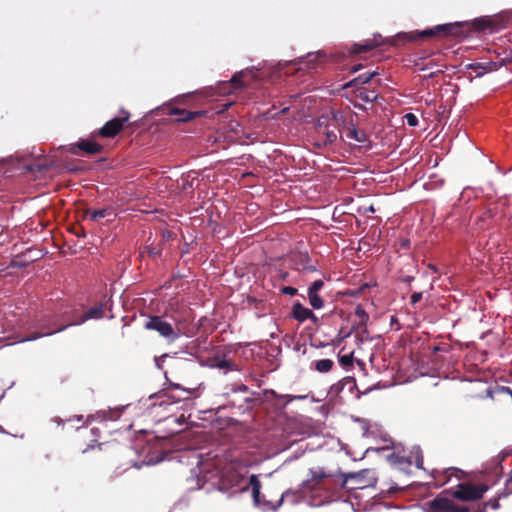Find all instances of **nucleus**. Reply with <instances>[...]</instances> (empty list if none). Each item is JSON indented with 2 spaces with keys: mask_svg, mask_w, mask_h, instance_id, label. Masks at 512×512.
<instances>
[{
  "mask_svg": "<svg viewBox=\"0 0 512 512\" xmlns=\"http://www.w3.org/2000/svg\"><path fill=\"white\" fill-rule=\"evenodd\" d=\"M200 473L202 475L199 477L198 481L202 482V484H199V488H202L205 483H210L211 486L216 487L220 491L235 493L238 491H246L251 486L252 498L256 506L259 507V503H264L269 507H273L265 496L261 495V482L255 474H252L249 479L246 480L241 473L233 468H225L223 470L217 468L210 469L209 465H205Z\"/></svg>",
  "mask_w": 512,
  "mask_h": 512,
  "instance_id": "f257e3e1",
  "label": "nucleus"
},
{
  "mask_svg": "<svg viewBox=\"0 0 512 512\" xmlns=\"http://www.w3.org/2000/svg\"><path fill=\"white\" fill-rule=\"evenodd\" d=\"M461 23H447L436 25L432 28L425 29L423 31L403 32L398 33L392 40V44L397 46L399 43L418 41L430 37H445V36H460L462 34Z\"/></svg>",
  "mask_w": 512,
  "mask_h": 512,
  "instance_id": "f03ea898",
  "label": "nucleus"
},
{
  "mask_svg": "<svg viewBox=\"0 0 512 512\" xmlns=\"http://www.w3.org/2000/svg\"><path fill=\"white\" fill-rule=\"evenodd\" d=\"M376 484L375 473L364 469L357 473L341 474L340 487L347 490H360Z\"/></svg>",
  "mask_w": 512,
  "mask_h": 512,
  "instance_id": "7ed1b4c3",
  "label": "nucleus"
},
{
  "mask_svg": "<svg viewBox=\"0 0 512 512\" xmlns=\"http://www.w3.org/2000/svg\"><path fill=\"white\" fill-rule=\"evenodd\" d=\"M145 329L156 331L161 337L168 342H174L180 337V330L174 328L173 325L166 321L162 316H149L144 324Z\"/></svg>",
  "mask_w": 512,
  "mask_h": 512,
  "instance_id": "20e7f679",
  "label": "nucleus"
},
{
  "mask_svg": "<svg viewBox=\"0 0 512 512\" xmlns=\"http://www.w3.org/2000/svg\"><path fill=\"white\" fill-rule=\"evenodd\" d=\"M489 489L490 486L485 483L475 485L470 482H465L458 484L456 490L451 491V495L460 501H477L482 499Z\"/></svg>",
  "mask_w": 512,
  "mask_h": 512,
  "instance_id": "39448f33",
  "label": "nucleus"
},
{
  "mask_svg": "<svg viewBox=\"0 0 512 512\" xmlns=\"http://www.w3.org/2000/svg\"><path fill=\"white\" fill-rule=\"evenodd\" d=\"M447 494H451V490H444L433 500L429 501L427 503L428 512H469L468 507L455 504L446 496Z\"/></svg>",
  "mask_w": 512,
  "mask_h": 512,
  "instance_id": "423d86ee",
  "label": "nucleus"
},
{
  "mask_svg": "<svg viewBox=\"0 0 512 512\" xmlns=\"http://www.w3.org/2000/svg\"><path fill=\"white\" fill-rule=\"evenodd\" d=\"M332 119L338 124L346 128V137L348 139L354 140L357 143L365 144L369 142L368 136L365 131L357 129L353 118L347 119V117L341 113L334 111L332 113Z\"/></svg>",
  "mask_w": 512,
  "mask_h": 512,
  "instance_id": "0eeeda50",
  "label": "nucleus"
},
{
  "mask_svg": "<svg viewBox=\"0 0 512 512\" xmlns=\"http://www.w3.org/2000/svg\"><path fill=\"white\" fill-rule=\"evenodd\" d=\"M308 478L301 484L302 489L305 491H316L323 488L327 481L332 479L334 475L325 471L324 468H312L309 470Z\"/></svg>",
  "mask_w": 512,
  "mask_h": 512,
  "instance_id": "6e6552de",
  "label": "nucleus"
},
{
  "mask_svg": "<svg viewBox=\"0 0 512 512\" xmlns=\"http://www.w3.org/2000/svg\"><path fill=\"white\" fill-rule=\"evenodd\" d=\"M105 314V305L100 303L90 309H88L84 314H82L78 320H75L74 322H71L67 325H64V326H61L55 330H52V331H48V332H45V333H40V334H35L33 335L32 337H29L27 338V340H34V339H37L39 337H42V336H46V335H51V334H54L56 332H60L62 330H64L65 328H67L68 326H71V325H80L84 322H86L87 320H90V319H101Z\"/></svg>",
  "mask_w": 512,
  "mask_h": 512,
  "instance_id": "1a4fd4ad",
  "label": "nucleus"
},
{
  "mask_svg": "<svg viewBox=\"0 0 512 512\" xmlns=\"http://www.w3.org/2000/svg\"><path fill=\"white\" fill-rule=\"evenodd\" d=\"M122 116L115 117L107 121L103 127L97 130L94 134L104 138H113L119 134L124 128L125 123L129 121L130 114L128 111L121 110Z\"/></svg>",
  "mask_w": 512,
  "mask_h": 512,
  "instance_id": "9d476101",
  "label": "nucleus"
},
{
  "mask_svg": "<svg viewBox=\"0 0 512 512\" xmlns=\"http://www.w3.org/2000/svg\"><path fill=\"white\" fill-rule=\"evenodd\" d=\"M304 489H298V490H291V489H288L286 490L285 492H283L279 498V500L277 502H273V501H270L268 500L273 507H269L267 505H265L264 503H259V507L264 509V510H272V511H276L278 507L281 506V504L283 503V501H288L290 502L291 504H296L298 503L301 499L304 498Z\"/></svg>",
  "mask_w": 512,
  "mask_h": 512,
  "instance_id": "9b49d317",
  "label": "nucleus"
},
{
  "mask_svg": "<svg viewBox=\"0 0 512 512\" xmlns=\"http://www.w3.org/2000/svg\"><path fill=\"white\" fill-rule=\"evenodd\" d=\"M69 151L74 155H81L79 151L87 155H96L102 153L103 146L94 140L81 139L76 144L71 145Z\"/></svg>",
  "mask_w": 512,
  "mask_h": 512,
  "instance_id": "f8f14e48",
  "label": "nucleus"
},
{
  "mask_svg": "<svg viewBox=\"0 0 512 512\" xmlns=\"http://www.w3.org/2000/svg\"><path fill=\"white\" fill-rule=\"evenodd\" d=\"M506 62V58H499L496 60H489L486 62H476L468 65V69L473 70L476 77H481L485 73L498 70Z\"/></svg>",
  "mask_w": 512,
  "mask_h": 512,
  "instance_id": "ddd939ff",
  "label": "nucleus"
},
{
  "mask_svg": "<svg viewBox=\"0 0 512 512\" xmlns=\"http://www.w3.org/2000/svg\"><path fill=\"white\" fill-rule=\"evenodd\" d=\"M324 282L323 280H315L312 282V284L309 286L307 290V296L309 300V304L312 306L313 309H321L324 307V300L319 295V291L323 289Z\"/></svg>",
  "mask_w": 512,
  "mask_h": 512,
  "instance_id": "4468645a",
  "label": "nucleus"
},
{
  "mask_svg": "<svg viewBox=\"0 0 512 512\" xmlns=\"http://www.w3.org/2000/svg\"><path fill=\"white\" fill-rule=\"evenodd\" d=\"M510 484H512V478H508L506 480L503 491L499 492L496 497L490 499L489 501L483 502L481 507H479L474 512H487V507H490L493 510H498L500 508V499L506 498L512 494V489L510 490Z\"/></svg>",
  "mask_w": 512,
  "mask_h": 512,
  "instance_id": "2eb2a0df",
  "label": "nucleus"
},
{
  "mask_svg": "<svg viewBox=\"0 0 512 512\" xmlns=\"http://www.w3.org/2000/svg\"><path fill=\"white\" fill-rule=\"evenodd\" d=\"M322 127H323L322 123L319 122L318 123V129H319L318 139L315 142V146H317L318 148H324V147L330 146V145L334 144L338 139V133L335 130H330V129H328L327 126H325L324 130L321 131Z\"/></svg>",
  "mask_w": 512,
  "mask_h": 512,
  "instance_id": "dca6fc26",
  "label": "nucleus"
},
{
  "mask_svg": "<svg viewBox=\"0 0 512 512\" xmlns=\"http://www.w3.org/2000/svg\"><path fill=\"white\" fill-rule=\"evenodd\" d=\"M380 42L377 39H368L363 43H354L350 47L347 48L348 53L350 55L361 54L371 51L372 49L378 47Z\"/></svg>",
  "mask_w": 512,
  "mask_h": 512,
  "instance_id": "f3484780",
  "label": "nucleus"
},
{
  "mask_svg": "<svg viewBox=\"0 0 512 512\" xmlns=\"http://www.w3.org/2000/svg\"><path fill=\"white\" fill-rule=\"evenodd\" d=\"M205 114V111H188L180 108H171L169 110V115H177L178 122H188L197 117H201Z\"/></svg>",
  "mask_w": 512,
  "mask_h": 512,
  "instance_id": "a211bd4d",
  "label": "nucleus"
},
{
  "mask_svg": "<svg viewBox=\"0 0 512 512\" xmlns=\"http://www.w3.org/2000/svg\"><path fill=\"white\" fill-rule=\"evenodd\" d=\"M211 367L224 370V373L229 371H239V367L235 362L225 359L219 355H216L211 359Z\"/></svg>",
  "mask_w": 512,
  "mask_h": 512,
  "instance_id": "6ab92c4d",
  "label": "nucleus"
},
{
  "mask_svg": "<svg viewBox=\"0 0 512 512\" xmlns=\"http://www.w3.org/2000/svg\"><path fill=\"white\" fill-rule=\"evenodd\" d=\"M379 75L377 70L365 72L355 77L354 79L347 82L344 87L345 88H354L369 83L375 76Z\"/></svg>",
  "mask_w": 512,
  "mask_h": 512,
  "instance_id": "aec40b11",
  "label": "nucleus"
},
{
  "mask_svg": "<svg viewBox=\"0 0 512 512\" xmlns=\"http://www.w3.org/2000/svg\"><path fill=\"white\" fill-rule=\"evenodd\" d=\"M354 316L356 319L353 324L352 330H357L367 325V322L369 321V315L366 313L362 305L356 306Z\"/></svg>",
  "mask_w": 512,
  "mask_h": 512,
  "instance_id": "412c9836",
  "label": "nucleus"
},
{
  "mask_svg": "<svg viewBox=\"0 0 512 512\" xmlns=\"http://www.w3.org/2000/svg\"><path fill=\"white\" fill-rule=\"evenodd\" d=\"M295 264L298 269L306 270L309 272L316 271V266L311 264V259L307 253H298L294 256Z\"/></svg>",
  "mask_w": 512,
  "mask_h": 512,
  "instance_id": "4be33fe9",
  "label": "nucleus"
},
{
  "mask_svg": "<svg viewBox=\"0 0 512 512\" xmlns=\"http://www.w3.org/2000/svg\"><path fill=\"white\" fill-rule=\"evenodd\" d=\"M312 310L307 307H304L301 303L297 302L292 306V317L298 322H304L308 320Z\"/></svg>",
  "mask_w": 512,
  "mask_h": 512,
  "instance_id": "5701e85b",
  "label": "nucleus"
},
{
  "mask_svg": "<svg viewBox=\"0 0 512 512\" xmlns=\"http://www.w3.org/2000/svg\"><path fill=\"white\" fill-rule=\"evenodd\" d=\"M113 214L111 208H103L98 210H86L85 215H88L92 221H97L101 218L110 216Z\"/></svg>",
  "mask_w": 512,
  "mask_h": 512,
  "instance_id": "b1692460",
  "label": "nucleus"
},
{
  "mask_svg": "<svg viewBox=\"0 0 512 512\" xmlns=\"http://www.w3.org/2000/svg\"><path fill=\"white\" fill-rule=\"evenodd\" d=\"M334 366V362L331 359H320L314 362V368L320 373L329 372Z\"/></svg>",
  "mask_w": 512,
  "mask_h": 512,
  "instance_id": "393cba45",
  "label": "nucleus"
},
{
  "mask_svg": "<svg viewBox=\"0 0 512 512\" xmlns=\"http://www.w3.org/2000/svg\"><path fill=\"white\" fill-rule=\"evenodd\" d=\"M357 97L364 102H374L378 94L373 90H361L358 92Z\"/></svg>",
  "mask_w": 512,
  "mask_h": 512,
  "instance_id": "a878e982",
  "label": "nucleus"
},
{
  "mask_svg": "<svg viewBox=\"0 0 512 512\" xmlns=\"http://www.w3.org/2000/svg\"><path fill=\"white\" fill-rule=\"evenodd\" d=\"M49 168L47 164L35 163L28 164L25 166V170L28 172H43Z\"/></svg>",
  "mask_w": 512,
  "mask_h": 512,
  "instance_id": "bb28decb",
  "label": "nucleus"
},
{
  "mask_svg": "<svg viewBox=\"0 0 512 512\" xmlns=\"http://www.w3.org/2000/svg\"><path fill=\"white\" fill-rule=\"evenodd\" d=\"M339 363L345 369L350 368L353 365V353L341 355L339 357Z\"/></svg>",
  "mask_w": 512,
  "mask_h": 512,
  "instance_id": "cd10ccee",
  "label": "nucleus"
},
{
  "mask_svg": "<svg viewBox=\"0 0 512 512\" xmlns=\"http://www.w3.org/2000/svg\"><path fill=\"white\" fill-rule=\"evenodd\" d=\"M324 56L323 53L321 52H317L316 54H313V53H309L307 58H308V65H309V68H314L315 67V63L322 57Z\"/></svg>",
  "mask_w": 512,
  "mask_h": 512,
  "instance_id": "c85d7f7f",
  "label": "nucleus"
},
{
  "mask_svg": "<svg viewBox=\"0 0 512 512\" xmlns=\"http://www.w3.org/2000/svg\"><path fill=\"white\" fill-rule=\"evenodd\" d=\"M405 119L407 121V124L411 127L418 125V119L413 113H407L405 115Z\"/></svg>",
  "mask_w": 512,
  "mask_h": 512,
  "instance_id": "c756f323",
  "label": "nucleus"
},
{
  "mask_svg": "<svg viewBox=\"0 0 512 512\" xmlns=\"http://www.w3.org/2000/svg\"><path fill=\"white\" fill-rule=\"evenodd\" d=\"M281 292L286 295L294 296L297 294V289L292 286H284Z\"/></svg>",
  "mask_w": 512,
  "mask_h": 512,
  "instance_id": "7c9ffc66",
  "label": "nucleus"
},
{
  "mask_svg": "<svg viewBox=\"0 0 512 512\" xmlns=\"http://www.w3.org/2000/svg\"><path fill=\"white\" fill-rule=\"evenodd\" d=\"M242 76H243L242 72L234 74L231 78V82L238 86H242L243 85L242 81H241Z\"/></svg>",
  "mask_w": 512,
  "mask_h": 512,
  "instance_id": "2f4dec72",
  "label": "nucleus"
},
{
  "mask_svg": "<svg viewBox=\"0 0 512 512\" xmlns=\"http://www.w3.org/2000/svg\"><path fill=\"white\" fill-rule=\"evenodd\" d=\"M147 252H148V255L153 258L160 255V250L157 249L156 247H148Z\"/></svg>",
  "mask_w": 512,
  "mask_h": 512,
  "instance_id": "473e14b6",
  "label": "nucleus"
},
{
  "mask_svg": "<svg viewBox=\"0 0 512 512\" xmlns=\"http://www.w3.org/2000/svg\"><path fill=\"white\" fill-rule=\"evenodd\" d=\"M422 298V293L421 292H415L411 295V304H416L418 303Z\"/></svg>",
  "mask_w": 512,
  "mask_h": 512,
  "instance_id": "72a5a7b5",
  "label": "nucleus"
},
{
  "mask_svg": "<svg viewBox=\"0 0 512 512\" xmlns=\"http://www.w3.org/2000/svg\"><path fill=\"white\" fill-rule=\"evenodd\" d=\"M308 320H310L314 325H318L319 324V318L314 314V312L312 311Z\"/></svg>",
  "mask_w": 512,
  "mask_h": 512,
  "instance_id": "f704fd0d",
  "label": "nucleus"
},
{
  "mask_svg": "<svg viewBox=\"0 0 512 512\" xmlns=\"http://www.w3.org/2000/svg\"><path fill=\"white\" fill-rule=\"evenodd\" d=\"M416 466L420 469L423 468V456L416 457Z\"/></svg>",
  "mask_w": 512,
  "mask_h": 512,
  "instance_id": "c9c22d12",
  "label": "nucleus"
},
{
  "mask_svg": "<svg viewBox=\"0 0 512 512\" xmlns=\"http://www.w3.org/2000/svg\"><path fill=\"white\" fill-rule=\"evenodd\" d=\"M362 68H363V65H362V64L354 65V66L351 68V72H352V73H356V72H358L359 70H361Z\"/></svg>",
  "mask_w": 512,
  "mask_h": 512,
  "instance_id": "e433bc0d",
  "label": "nucleus"
},
{
  "mask_svg": "<svg viewBox=\"0 0 512 512\" xmlns=\"http://www.w3.org/2000/svg\"><path fill=\"white\" fill-rule=\"evenodd\" d=\"M413 279H414V277H412V276H407V277H405V278H404V281H405V282H407V283H409V282H411Z\"/></svg>",
  "mask_w": 512,
  "mask_h": 512,
  "instance_id": "4c0bfd02",
  "label": "nucleus"
},
{
  "mask_svg": "<svg viewBox=\"0 0 512 512\" xmlns=\"http://www.w3.org/2000/svg\"><path fill=\"white\" fill-rule=\"evenodd\" d=\"M369 211H371V212H375V210H374L373 206H370V207H369Z\"/></svg>",
  "mask_w": 512,
  "mask_h": 512,
  "instance_id": "58836bf2",
  "label": "nucleus"
},
{
  "mask_svg": "<svg viewBox=\"0 0 512 512\" xmlns=\"http://www.w3.org/2000/svg\"><path fill=\"white\" fill-rule=\"evenodd\" d=\"M77 420H78V421H82V420H83V416H79V417L77 418Z\"/></svg>",
  "mask_w": 512,
  "mask_h": 512,
  "instance_id": "ea45409f",
  "label": "nucleus"
},
{
  "mask_svg": "<svg viewBox=\"0 0 512 512\" xmlns=\"http://www.w3.org/2000/svg\"><path fill=\"white\" fill-rule=\"evenodd\" d=\"M351 334V332H348L344 335V337H348Z\"/></svg>",
  "mask_w": 512,
  "mask_h": 512,
  "instance_id": "a19ab883",
  "label": "nucleus"
},
{
  "mask_svg": "<svg viewBox=\"0 0 512 512\" xmlns=\"http://www.w3.org/2000/svg\"><path fill=\"white\" fill-rule=\"evenodd\" d=\"M509 478H512V474L509 476ZM512 489V483L510 484V490Z\"/></svg>",
  "mask_w": 512,
  "mask_h": 512,
  "instance_id": "79ce46f5",
  "label": "nucleus"
}]
</instances>
